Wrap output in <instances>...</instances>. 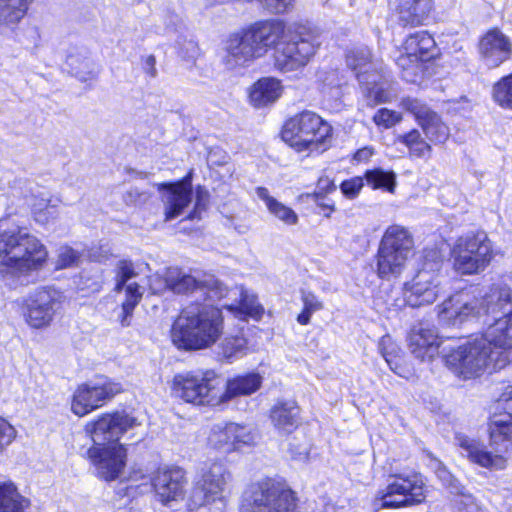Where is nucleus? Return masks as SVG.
I'll return each mask as SVG.
<instances>
[{
    "label": "nucleus",
    "instance_id": "obj_29",
    "mask_svg": "<svg viewBox=\"0 0 512 512\" xmlns=\"http://www.w3.org/2000/svg\"><path fill=\"white\" fill-rule=\"evenodd\" d=\"M433 0H400L396 8L402 26L423 25L433 11Z\"/></svg>",
    "mask_w": 512,
    "mask_h": 512
},
{
    "label": "nucleus",
    "instance_id": "obj_37",
    "mask_svg": "<svg viewBox=\"0 0 512 512\" xmlns=\"http://www.w3.org/2000/svg\"><path fill=\"white\" fill-rule=\"evenodd\" d=\"M396 143L404 145L413 158H429L432 153L431 144L422 136L418 129L400 134L396 137Z\"/></svg>",
    "mask_w": 512,
    "mask_h": 512
},
{
    "label": "nucleus",
    "instance_id": "obj_58",
    "mask_svg": "<svg viewBox=\"0 0 512 512\" xmlns=\"http://www.w3.org/2000/svg\"><path fill=\"white\" fill-rule=\"evenodd\" d=\"M363 187V179L360 177H354L349 180H345L341 183L340 189L342 193L350 198H355Z\"/></svg>",
    "mask_w": 512,
    "mask_h": 512
},
{
    "label": "nucleus",
    "instance_id": "obj_21",
    "mask_svg": "<svg viewBox=\"0 0 512 512\" xmlns=\"http://www.w3.org/2000/svg\"><path fill=\"white\" fill-rule=\"evenodd\" d=\"M477 296V316L491 318L512 311V289L505 283H494L484 294Z\"/></svg>",
    "mask_w": 512,
    "mask_h": 512
},
{
    "label": "nucleus",
    "instance_id": "obj_22",
    "mask_svg": "<svg viewBox=\"0 0 512 512\" xmlns=\"http://www.w3.org/2000/svg\"><path fill=\"white\" fill-rule=\"evenodd\" d=\"M136 276L133 263L128 260H121L117 264V282L115 289L117 291L125 288L126 299L122 303V313L120 315L121 326L127 327L131 323V317L135 307L143 296V290L136 283L127 282Z\"/></svg>",
    "mask_w": 512,
    "mask_h": 512
},
{
    "label": "nucleus",
    "instance_id": "obj_25",
    "mask_svg": "<svg viewBox=\"0 0 512 512\" xmlns=\"http://www.w3.org/2000/svg\"><path fill=\"white\" fill-rule=\"evenodd\" d=\"M160 189L166 190L162 197L166 221L179 217L192 201V186L188 180L161 184Z\"/></svg>",
    "mask_w": 512,
    "mask_h": 512
},
{
    "label": "nucleus",
    "instance_id": "obj_2",
    "mask_svg": "<svg viewBox=\"0 0 512 512\" xmlns=\"http://www.w3.org/2000/svg\"><path fill=\"white\" fill-rule=\"evenodd\" d=\"M46 246L27 228L15 226L0 231V276L14 280L43 268Z\"/></svg>",
    "mask_w": 512,
    "mask_h": 512
},
{
    "label": "nucleus",
    "instance_id": "obj_35",
    "mask_svg": "<svg viewBox=\"0 0 512 512\" xmlns=\"http://www.w3.org/2000/svg\"><path fill=\"white\" fill-rule=\"evenodd\" d=\"M281 91L279 80L263 78L253 85L249 97L254 106L262 107L276 101L280 97Z\"/></svg>",
    "mask_w": 512,
    "mask_h": 512
},
{
    "label": "nucleus",
    "instance_id": "obj_19",
    "mask_svg": "<svg viewBox=\"0 0 512 512\" xmlns=\"http://www.w3.org/2000/svg\"><path fill=\"white\" fill-rule=\"evenodd\" d=\"M477 304L475 293L461 291L451 295L437 306L439 322L447 326H456L471 318L478 319Z\"/></svg>",
    "mask_w": 512,
    "mask_h": 512
},
{
    "label": "nucleus",
    "instance_id": "obj_10",
    "mask_svg": "<svg viewBox=\"0 0 512 512\" xmlns=\"http://www.w3.org/2000/svg\"><path fill=\"white\" fill-rule=\"evenodd\" d=\"M141 422L125 411L104 413L85 425V432L93 446L113 445L128 431L140 426Z\"/></svg>",
    "mask_w": 512,
    "mask_h": 512
},
{
    "label": "nucleus",
    "instance_id": "obj_63",
    "mask_svg": "<svg viewBox=\"0 0 512 512\" xmlns=\"http://www.w3.org/2000/svg\"><path fill=\"white\" fill-rule=\"evenodd\" d=\"M317 188L322 193H328L336 189L333 180H331L328 176H322L319 178L317 183Z\"/></svg>",
    "mask_w": 512,
    "mask_h": 512
},
{
    "label": "nucleus",
    "instance_id": "obj_20",
    "mask_svg": "<svg viewBox=\"0 0 512 512\" xmlns=\"http://www.w3.org/2000/svg\"><path fill=\"white\" fill-rule=\"evenodd\" d=\"M478 52L485 66L497 68L512 57V40L499 28H491L479 39Z\"/></svg>",
    "mask_w": 512,
    "mask_h": 512
},
{
    "label": "nucleus",
    "instance_id": "obj_26",
    "mask_svg": "<svg viewBox=\"0 0 512 512\" xmlns=\"http://www.w3.org/2000/svg\"><path fill=\"white\" fill-rule=\"evenodd\" d=\"M284 29V24L281 21L268 20L253 24L245 30V33L260 57L278 43L283 36Z\"/></svg>",
    "mask_w": 512,
    "mask_h": 512
},
{
    "label": "nucleus",
    "instance_id": "obj_40",
    "mask_svg": "<svg viewBox=\"0 0 512 512\" xmlns=\"http://www.w3.org/2000/svg\"><path fill=\"white\" fill-rule=\"evenodd\" d=\"M378 350L382 357L385 359L389 368L400 377H407V370L402 365V358L400 356V348L393 341L390 335H384L378 342Z\"/></svg>",
    "mask_w": 512,
    "mask_h": 512
},
{
    "label": "nucleus",
    "instance_id": "obj_44",
    "mask_svg": "<svg viewBox=\"0 0 512 512\" xmlns=\"http://www.w3.org/2000/svg\"><path fill=\"white\" fill-rule=\"evenodd\" d=\"M28 0H0V24H17L26 14Z\"/></svg>",
    "mask_w": 512,
    "mask_h": 512
},
{
    "label": "nucleus",
    "instance_id": "obj_57",
    "mask_svg": "<svg viewBox=\"0 0 512 512\" xmlns=\"http://www.w3.org/2000/svg\"><path fill=\"white\" fill-rule=\"evenodd\" d=\"M17 431L6 419L0 417V455L13 443Z\"/></svg>",
    "mask_w": 512,
    "mask_h": 512
},
{
    "label": "nucleus",
    "instance_id": "obj_38",
    "mask_svg": "<svg viewBox=\"0 0 512 512\" xmlns=\"http://www.w3.org/2000/svg\"><path fill=\"white\" fill-rule=\"evenodd\" d=\"M348 67L355 72L360 84L372 73L371 52L368 47H358L350 50L346 56Z\"/></svg>",
    "mask_w": 512,
    "mask_h": 512
},
{
    "label": "nucleus",
    "instance_id": "obj_33",
    "mask_svg": "<svg viewBox=\"0 0 512 512\" xmlns=\"http://www.w3.org/2000/svg\"><path fill=\"white\" fill-rule=\"evenodd\" d=\"M379 246L409 256L413 250L414 241L405 227L395 224L386 229Z\"/></svg>",
    "mask_w": 512,
    "mask_h": 512
},
{
    "label": "nucleus",
    "instance_id": "obj_36",
    "mask_svg": "<svg viewBox=\"0 0 512 512\" xmlns=\"http://www.w3.org/2000/svg\"><path fill=\"white\" fill-rule=\"evenodd\" d=\"M256 196L264 202L267 210L278 220L282 221L286 225H295L298 222V215L290 207L279 202L277 199L272 197L269 190L265 187H257L255 189Z\"/></svg>",
    "mask_w": 512,
    "mask_h": 512
},
{
    "label": "nucleus",
    "instance_id": "obj_53",
    "mask_svg": "<svg viewBox=\"0 0 512 512\" xmlns=\"http://www.w3.org/2000/svg\"><path fill=\"white\" fill-rule=\"evenodd\" d=\"M436 476L442 482V484L449 489L451 494L461 495L467 500L471 499L470 495L465 493V488L461 483L447 470L446 467L439 465L436 469Z\"/></svg>",
    "mask_w": 512,
    "mask_h": 512
},
{
    "label": "nucleus",
    "instance_id": "obj_3",
    "mask_svg": "<svg viewBox=\"0 0 512 512\" xmlns=\"http://www.w3.org/2000/svg\"><path fill=\"white\" fill-rule=\"evenodd\" d=\"M282 139L298 152H323L332 135L331 125L312 111H303L283 126Z\"/></svg>",
    "mask_w": 512,
    "mask_h": 512
},
{
    "label": "nucleus",
    "instance_id": "obj_27",
    "mask_svg": "<svg viewBox=\"0 0 512 512\" xmlns=\"http://www.w3.org/2000/svg\"><path fill=\"white\" fill-rule=\"evenodd\" d=\"M301 410L294 400H279L270 409L269 418L280 435L293 433L301 423Z\"/></svg>",
    "mask_w": 512,
    "mask_h": 512
},
{
    "label": "nucleus",
    "instance_id": "obj_54",
    "mask_svg": "<svg viewBox=\"0 0 512 512\" xmlns=\"http://www.w3.org/2000/svg\"><path fill=\"white\" fill-rule=\"evenodd\" d=\"M247 353V341L243 337L226 338V362L239 359Z\"/></svg>",
    "mask_w": 512,
    "mask_h": 512
},
{
    "label": "nucleus",
    "instance_id": "obj_32",
    "mask_svg": "<svg viewBox=\"0 0 512 512\" xmlns=\"http://www.w3.org/2000/svg\"><path fill=\"white\" fill-rule=\"evenodd\" d=\"M409 256L379 246L377 252V273L380 278L389 279L399 276Z\"/></svg>",
    "mask_w": 512,
    "mask_h": 512
},
{
    "label": "nucleus",
    "instance_id": "obj_1",
    "mask_svg": "<svg viewBox=\"0 0 512 512\" xmlns=\"http://www.w3.org/2000/svg\"><path fill=\"white\" fill-rule=\"evenodd\" d=\"M205 293L207 294L206 303L185 308L172 325L171 341L179 350L206 349L221 335L223 322L221 308L209 303L214 297H218L220 292L211 289Z\"/></svg>",
    "mask_w": 512,
    "mask_h": 512
},
{
    "label": "nucleus",
    "instance_id": "obj_60",
    "mask_svg": "<svg viewBox=\"0 0 512 512\" xmlns=\"http://www.w3.org/2000/svg\"><path fill=\"white\" fill-rule=\"evenodd\" d=\"M271 13L280 14L288 12L293 7L294 0H261Z\"/></svg>",
    "mask_w": 512,
    "mask_h": 512
},
{
    "label": "nucleus",
    "instance_id": "obj_23",
    "mask_svg": "<svg viewBox=\"0 0 512 512\" xmlns=\"http://www.w3.org/2000/svg\"><path fill=\"white\" fill-rule=\"evenodd\" d=\"M226 310L235 317L246 321L252 318L259 321L264 315V307L258 302L255 294L250 293L242 285H235L226 289Z\"/></svg>",
    "mask_w": 512,
    "mask_h": 512
},
{
    "label": "nucleus",
    "instance_id": "obj_43",
    "mask_svg": "<svg viewBox=\"0 0 512 512\" xmlns=\"http://www.w3.org/2000/svg\"><path fill=\"white\" fill-rule=\"evenodd\" d=\"M168 282L170 290L177 294H186L194 291L204 292V287L200 286L193 276L175 267L168 268Z\"/></svg>",
    "mask_w": 512,
    "mask_h": 512
},
{
    "label": "nucleus",
    "instance_id": "obj_48",
    "mask_svg": "<svg viewBox=\"0 0 512 512\" xmlns=\"http://www.w3.org/2000/svg\"><path fill=\"white\" fill-rule=\"evenodd\" d=\"M378 77L375 73L371 74L364 79L363 84H360L371 105L385 103L390 100L389 92L384 88L383 84L377 82Z\"/></svg>",
    "mask_w": 512,
    "mask_h": 512
},
{
    "label": "nucleus",
    "instance_id": "obj_7",
    "mask_svg": "<svg viewBox=\"0 0 512 512\" xmlns=\"http://www.w3.org/2000/svg\"><path fill=\"white\" fill-rule=\"evenodd\" d=\"M424 486L421 475L417 473L393 475L386 488L376 493L373 507L398 509L420 504L426 498Z\"/></svg>",
    "mask_w": 512,
    "mask_h": 512
},
{
    "label": "nucleus",
    "instance_id": "obj_61",
    "mask_svg": "<svg viewBox=\"0 0 512 512\" xmlns=\"http://www.w3.org/2000/svg\"><path fill=\"white\" fill-rule=\"evenodd\" d=\"M498 408L503 414L512 417V386L507 387L498 399Z\"/></svg>",
    "mask_w": 512,
    "mask_h": 512
},
{
    "label": "nucleus",
    "instance_id": "obj_45",
    "mask_svg": "<svg viewBox=\"0 0 512 512\" xmlns=\"http://www.w3.org/2000/svg\"><path fill=\"white\" fill-rule=\"evenodd\" d=\"M253 441L254 436L247 427L235 423L226 424V450H238Z\"/></svg>",
    "mask_w": 512,
    "mask_h": 512
},
{
    "label": "nucleus",
    "instance_id": "obj_13",
    "mask_svg": "<svg viewBox=\"0 0 512 512\" xmlns=\"http://www.w3.org/2000/svg\"><path fill=\"white\" fill-rule=\"evenodd\" d=\"M62 295L53 288H42L23 302V316L32 329H45L51 325L60 309Z\"/></svg>",
    "mask_w": 512,
    "mask_h": 512
},
{
    "label": "nucleus",
    "instance_id": "obj_52",
    "mask_svg": "<svg viewBox=\"0 0 512 512\" xmlns=\"http://www.w3.org/2000/svg\"><path fill=\"white\" fill-rule=\"evenodd\" d=\"M67 65L71 72L82 81L92 79L96 75L92 62L87 58L70 55L67 57Z\"/></svg>",
    "mask_w": 512,
    "mask_h": 512
},
{
    "label": "nucleus",
    "instance_id": "obj_47",
    "mask_svg": "<svg viewBox=\"0 0 512 512\" xmlns=\"http://www.w3.org/2000/svg\"><path fill=\"white\" fill-rule=\"evenodd\" d=\"M300 298L303 304V309L297 316V322L300 325H308L311 321V316L314 313L321 311L324 308V305L319 297L310 290L302 289L300 291Z\"/></svg>",
    "mask_w": 512,
    "mask_h": 512
},
{
    "label": "nucleus",
    "instance_id": "obj_31",
    "mask_svg": "<svg viewBox=\"0 0 512 512\" xmlns=\"http://www.w3.org/2000/svg\"><path fill=\"white\" fill-rule=\"evenodd\" d=\"M404 50L422 63L437 54L436 42L427 31H418L409 35L404 42Z\"/></svg>",
    "mask_w": 512,
    "mask_h": 512
},
{
    "label": "nucleus",
    "instance_id": "obj_12",
    "mask_svg": "<svg viewBox=\"0 0 512 512\" xmlns=\"http://www.w3.org/2000/svg\"><path fill=\"white\" fill-rule=\"evenodd\" d=\"M28 183L21 179H15L10 186L9 197L12 203L17 202V207H8V216L23 214L29 207L34 220L41 225H47L57 217V205L52 203L51 198L44 195H34L28 189Z\"/></svg>",
    "mask_w": 512,
    "mask_h": 512
},
{
    "label": "nucleus",
    "instance_id": "obj_9",
    "mask_svg": "<svg viewBox=\"0 0 512 512\" xmlns=\"http://www.w3.org/2000/svg\"><path fill=\"white\" fill-rule=\"evenodd\" d=\"M442 262L438 259L425 261L416 275L404 284L403 297L413 307L430 305L443 292L442 280L439 275Z\"/></svg>",
    "mask_w": 512,
    "mask_h": 512
},
{
    "label": "nucleus",
    "instance_id": "obj_8",
    "mask_svg": "<svg viewBox=\"0 0 512 512\" xmlns=\"http://www.w3.org/2000/svg\"><path fill=\"white\" fill-rule=\"evenodd\" d=\"M321 46V35L316 29L300 27L282 48L275 52V67L281 72H292L305 67Z\"/></svg>",
    "mask_w": 512,
    "mask_h": 512
},
{
    "label": "nucleus",
    "instance_id": "obj_46",
    "mask_svg": "<svg viewBox=\"0 0 512 512\" xmlns=\"http://www.w3.org/2000/svg\"><path fill=\"white\" fill-rule=\"evenodd\" d=\"M365 180L372 189H384L390 193L394 192L396 186V174L381 168L367 170Z\"/></svg>",
    "mask_w": 512,
    "mask_h": 512
},
{
    "label": "nucleus",
    "instance_id": "obj_4",
    "mask_svg": "<svg viewBox=\"0 0 512 512\" xmlns=\"http://www.w3.org/2000/svg\"><path fill=\"white\" fill-rule=\"evenodd\" d=\"M295 493L283 483L267 478L243 492L240 512H295Z\"/></svg>",
    "mask_w": 512,
    "mask_h": 512
},
{
    "label": "nucleus",
    "instance_id": "obj_24",
    "mask_svg": "<svg viewBox=\"0 0 512 512\" xmlns=\"http://www.w3.org/2000/svg\"><path fill=\"white\" fill-rule=\"evenodd\" d=\"M411 353L421 361H430L438 354L439 337L436 328L426 322L413 326L409 334Z\"/></svg>",
    "mask_w": 512,
    "mask_h": 512
},
{
    "label": "nucleus",
    "instance_id": "obj_18",
    "mask_svg": "<svg viewBox=\"0 0 512 512\" xmlns=\"http://www.w3.org/2000/svg\"><path fill=\"white\" fill-rule=\"evenodd\" d=\"M156 498L163 505L182 500L185 494L187 478L179 467L158 468L150 478Z\"/></svg>",
    "mask_w": 512,
    "mask_h": 512
},
{
    "label": "nucleus",
    "instance_id": "obj_42",
    "mask_svg": "<svg viewBox=\"0 0 512 512\" xmlns=\"http://www.w3.org/2000/svg\"><path fill=\"white\" fill-rule=\"evenodd\" d=\"M29 501L21 496L12 483L0 484V512H24Z\"/></svg>",
    "mask_w": 512,
    "mask_h": 512
},
{
    "label": "nucleus",
    "instance_id": "obj_14",
    "mask_svg": "<svg viewBox=\"0 0 512 512\" xmlns=\"http://www.w3.org/2000/svg\"><path fill=\"white\" fill-rule=\"evenodd\" d=\"M487 326L479 336L494 350L495 366L504 368L512 361V311L506 315L485 318Z\"/></svg>",
    "mask_w": 512,
    "mask_h": 512
},
{
    "label": "nucleus",
    "instance_id": "obj_30",
    "mask_svg": "<svg viewBox=\"0 0 512 512\" xmlns=\"http://www.w3.org/2000/svg\"><path fill=\"white\" fill-rule=\"evenodd\" d=\"M259 57L245 31L232 34L226 43V66H241Z\"/></svg>",
    "mask_w": 512,
    "mask_h": 512
},
{
    "label": "nucleus",
    "instance_id": "obj_62",
    "mask_svg": "<svg viewBox=\"0 0 512 512\" xmlns=\"http://www.w3.org/2000/svg\"><path fill=\"white\" fill-rule=\"evenodd\" d=\"M180 55L188 61L194 60L199 55L197 43L193 40L184 41L180 49Z\"/></svg>",
    "mask_w": 512,
    "mask_h": 512
},
{
    "label": "nucleus",
    "instance_id": "obj_59",
    "mask_svg": "<svg viewBox=\"0 0 512 512\" xmlns=\"http://www.w3.org/2000/svg\"><path fill=\"white\" fill-rule=\"evenodd\" d=\"M149 286L154 294H160L166 290H170V284L168 282V269L163 275L158 273L152 275L149 279Z\"/></svg>",
    "mask_w": 512,
    "mask_h": 512
},
{
    "label": "nucleus",
    "instance_id": "obj_49",
    "mask_svg": "<svg viewBox=\"0 0 512 512\" xmlns=\"http://www.w3.org/2000/svg\"><path fill=\"white\" fill-rule=\"evenodd\" d=\"M490 438L499 443L512 439V417L500 414L491 419L488 427Z\"/></svg>",
    "mask_w": 512,
    "mask_h": 512
},
{
    "label": "nucleus",
    "instance_id": "obj_39",
    "mask_svg": "<svg viewBox=\"0 0 512 512\" xmlns=\"http://www.w3.org/2000/svg\"><path fill=\"white\" fill-rule=\"evenodd\" d=\"M262 383L258 373H249L226 382V400L236 396H246L256 392Z\"/></svg>",
    "mask_w": 512,
    "mask_h": 512
},
{
    "label": "nucleus",
    "instance_id": "obj_50",
    "mask_svg": "<svg viewBox=\"0 0 512 512\" xmlns=\"http://www.w3.org/2000/svg\"><path fill=\"white\" fill-rule=\"evenodd\" d=\"M492 96L500 107L512 110V73L493 85Z\"/></svg>",
    "mask_w": 512,
    "mask_h": 512
},
{
    "label": "nucleus",
    "instance_id": "obj_34",
    "mask_svg": "<svg viewBox=\"0 0 512 512\" xmlns=\"http://www.w3.org/2000/svg\"><path fill=\"white\" fill-rule=\"evenodd\" d=\"M454 246L472 257L492 259L493 256L491 241L483 232L462 236Z\"/></svg>",
    "mask_w": 512,
    "mask_h": 512
},
{
    "label": "nucleus",
    "instance_id": "obj_15",
    "mask_svg": "<svg viewBox=\"0 0 512 512\" xmlns=\"http://www.w3.org/2000/svg\"><path fill=\"white\" fill-rule=\"evenodd\" d=\"M87 456L96 470V475L105 481H114L123 473L127 463V448L122 443L92 446Z\"/></svg>",
    "mask_w": 512,
    "mask_h": 512
},
{
    "label": "nucleus",
    "instance_id": "obj_16",
    "mask_svg": "<svg viewBox=\"0 0 512 512\" xmlns=\"http://www.w3.org/2000/svg\"><path fill=\"white\" fill-rule=\"evenodd\" d=\"M224 465L221 461L211 463L203 470L195 483L188 500L190 510L221 500L223 490Z\"/></svg>",
    "mask_w": 512,
    "mask_h": 512
},
{
    "label": "nucleus",
    "instance_id": "obj_6",
    "mask_svg": "<svg viewBox=\"0 0 512 512\" xmlns=\"http://www.w3.org/2000/svg\"><path fill=\"white\" fill-rule=\"evenodd\" d=\"M494 350L479 335L470 338L444 356L446 365L464 379L482 375L487 370H501L495 366Z\"/></svg>",
    "mask_w": 512,
    "mask_h": 512
},
{
    "label": "nucleus",
    "instance_id": "obj_5",
    "mask_svg": "<svg viewBox=\"0 0 512 512\" xmlns=\"http://www.w3.org/2000/svg\"><path fill=\"white\" fill-rule=\"evenodd\" d=\"M173 392L185 402L195 405L214 407L224 401L223 379L213 370L175 375Z\"/></svg>",
    "mask_w": 512,
    "mask_h": 512
},
{
    "label": "nucleus",
    "instance_id": "obj_41",
    "mask_svg": "<svg viewBox=\"0 0 512 512\" xmlns=\"http://www.w3.org/2000/svg\"><path fill=\"white\" fill-rule=\"evenodd\" d=\"M451 257L453 260V268L462 275L478 274L483 271L491 261V259L488 258L469 256L468 254L462 253V251L455 246L451 251Z\"/></svg>",
    "mask_w": 512,
    "mask_h": 512
},
{
    "label": "nucleus",
    "instance_id": "obj_11",
    "mask_svg": "<svg viewBox=\"0 0 512 512\" xmlns=\"http://www.w3.org/2000/svg\"><path fill=\"white\" fill-rule=\"evenodd\" d=\"M122 391L120 383L105 377H98L79 385L73 393L72 412L83 417L102 407L107 401Z\"/></svg>",
    "mask_w": 512,
    "mask_h": 512
},
{
    "label": "nucleus",
    "instance_id": "obj_56",
    "mask_svg": "<svg viewBox=\"0 0 512 512\" xmlns=\"http://www.w3.org/2000/svg\"><path fill=\"white\" fill-rule=\"evenodd\" d=\"M79 257V253L71 247H61L58 251L55 267L56 269H66L73 267L77 265Z\"/></svg>",
    "mask_w": 512,
    "mask_h": 512
},
{
    "label": "nucleus",
    "instance_id": "obj_28",
    "mask_svg": "<svg viewBox=\"0 0 512 512\" xmlns=\"http://www.w3.org/2000/svg\"><path fill=\"white\" fill-rule=\"evenodd\" d=\"M456 440L461 454L472 462L495 470H502L506 467V459L503 456L493 455L478 441L462 435L457 436Z\"/></svg>",
    "mask_w": 512,
    "mask_h": 512
},
{
    "label": "nucleus",
    "instance_id": "obj_55",
    "mask_svg": "<svg viewBox=\"0 0 512 512\" xmlns=\"http://www.w3.org/2000/svg\"><path fill=\"white\" fill-rule=\"evenodd\" d=\"M402 120L400 113L387 108L379 109L373 116V121L377 126L391 128Z\"/></svg>",
    "mask_w": 512,
    "mask_h": 512
},
{
    "label": "nucleus",
    "instance_id": "obj_17",
    "mask_svg": "<svg viewBox=\"0 0 512 512\" xmlns=\"http://www.w3.org/2000/svg\"><path fill=\"white\" fill-rule=\"evenodd\" d=\"M401 106L414 116L429 142L443 144L448 140L450 136L449 127L425 103L418 99L407 97L402 100Z\"/></svg>",
    "mask_w": 512,
    "mask_h": 512
},
{
    "label": "nucleus",
    "instance_id": "obj_64",
    "mask_svg": "<svg viewBox=\"0 0 512 512\" xmlns=\"http://www.w3.org/2000/svg\"><path fill=\"white\" fill-rule=\"evenodd\" d=\"M372 154H373L372 149L365 147V148L359 149L355 153L354 158L357 161H367L372 156Z\"/></svg>",
    "mask_w": 512,
    "mask_h": 512
},
{
    "label": "nucleus",
    "instance_id": "obj_51",
    "mask_svg": "<svg viewBox=\"0 0 512 512\" xmlns=\"http://www.w3.org/2000/svg\"><path fill=\"white\" fill-rule=\"evenodd\" d=\"M396 64L402 70L403 78L409 82H415L423 70L422 62L406 51L397 58Z\"/></svg>",
    "mask_w": 512,
    "mask_h": 512
}]
</instances>
